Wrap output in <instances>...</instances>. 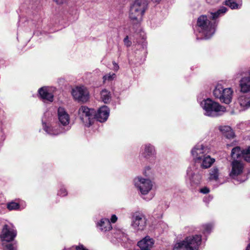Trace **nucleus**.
Returning a JSON list of instances; mask_svg holds the SVG:
<instances>
[{
  "instance_id": "39",
  "label": "nucleus",
  "mask_w": 250,
  "mask_h": 250,
  "mask_svg": "<svg viewBox=\"0 0 250 250\" xmlns=\"http://www.w3.org/2000/svg\"><path fill=\"white\" fill-rule=\"evenodd\" d=\"M117 220V217L115 215H112L111 218V222L114 223Z\"/></svg>"
},
{
  "instance_id": "36",
  "label": "nucleus",
  "mask_w": 250,
  "mask_h": 250,
  "mask_svg": "<svg viewBox=\"0 0 250 250\" xmlns=\"http://www.w3.org/2000/svg\"><path fill=\"white\" fill-rule=\"evenodd\" d=\"M112 64H113V67L111 68L113 70H114V71H116L117 72L119 69V66L118 65V64L114 61H113L112 62Z\"/></svg>"
},
{
  "instance_id": "3",
  "label": "nucleus",
  "mask_w": 250,
  "mask_h": 250,
  "mask_svg": "<svg viewBox=\"0 0 250 250\" xmlns=\"http://www.w3.org/2000/svg\"><path fill=\"white\" fill-rule=\"evenodd\" d=\"M200 105L205 111L204 114L209 117H217L226 112V108L209 98L204 100Z\"/></svg>"
},
{
  "instance_id": "2",
  "label": "nucleus",
  "mask_w": 250,
  "mask_h": 250,
  "mask_svg": "<svg viewBox=\"0 0 250 250\" xmlns=\"http://www.w3.org/2000/svg\"><path fill=\"white\" fill-rule=\"evenodd\" d=\"M215 159L206 154L201 158L199 161L190 166L187 170V179L189 180L191 186L198 185L200 184L202 174L200 170L198 168L197 165H199L201 168L207 169L210 167L215 162Z\"/></svg>"
},
{
  "instance_id": "27",
  "label": "nucleus",
  "mask_w": 250,
  "mask_h": 250,
  "mask_svg": "<svg viewBox=\"0 0 250 250\" xmlns=\"http://www.w3.org/2000/svg\"><path fill=\"white\" fill-rule=\"evenodd\" d=\"M213 227L211 223L204 224L202 226V231L204 234H208L210 233Z\"/></svg>"
},
{
  "instance_id": "23",
  "label": "nucleus",
  "mask_w": 250,
  "mask_h": 250,
  "mask_svg": "<svg viewBox=\"0 0 250 250\" xmlns=\"http://www.w3.org/2000/svg\"><path fill=\"white\" fill-rule=\"evenodd\" d=\"M219 170L216 167H213L209 170L208 179L210 181H217L219 178Z\"/></svg>"
},
{
  "instance_id": "35",
  "label": "nucleus",
  "mask_w": 250,
  "mask_h": 250,
  "mask_svg": "<svg viewBox=\"0 0 250 250\" xmlns=\"http://www.w3.org/2000/svg\"><path fill=\"white\" fill-rule=\"evenodd\" d=\"M124 42L125 45L126 46L129 47V46H131V42L129 41L128 36L125 37V38L124 40Z\"/></svg>"
},
{
  "instance_id": "12",
  "label": "nucleus",
  "mask_w": 250,
  "mask_h": 250,
  "mask_svg": "<svg viewBox=\"0 0 250 250\" xmlns=\"http://www.w3.org/2000/svg\"><path fill=\"white\" fill-rule=\"evenodd\" d=\"M17 235V231L13 226L5 225L0 235L2 242H9L13 241Z\"/></svg>"
},
{
  "instance_id": "5",
  "label": "nucleus",
  "mask_w": 250,
  "mask_h": 250,
  "mask_svg": "<svg viewBox=\"0 0 250 250\" xmlns=\"http://www.w3.org/2000/svg\"><path fill=\"white\" fill-rule=\"evenodd\" d=\"M147 3L145 0H135L130 7L129 18L133 22L137 23L142 19Z\"/></svg>"
},
{
  "instance_id": "42",
  "label": "nucleus",
  "mask_w": 250,
  "mask_h": 250,
  "mask_svg": "<svg viewBox=\"0 0 250 250\" xmlns=\"http://www.w3.org/2000/svg\"><path fill=\"white\" fill-rule=\"evenodd\" d=\"M248 74L250 75V70L248 72Z\"/></svg>"
},
{
  "instance_id": "9",
  "label": "nucleus",
  "mask_w": 250,
  "mask_h": 250,
  "mask_svg": "<svg viewBox=\"0 0 250 250\" xmlns=\"http://www.w3.org/2000/svg\"><path fill=\"white\" fill-rule=\"evenodd\" d=\"M146 220L143 214L136 213L132 216L131 225L135 231H142L146 227Z\"/></svg>"
},
{
  "instance_id": "30",
  "label": "nucleus",
  "mask_w": 250,
  "mask_h": 250,
  "mask_svg": "<svg viewBox=\"0 0 250 250\" xmlns=\"http://www.w3.org/2000/svg\"><path fill=\"white\" fill-rule=\"evenodd\" d=\"M226 5L229 6L231 9H238L240 6L237 4L235 0H226L225 1Z\"/></svg>"
},
{
  "instance_id": "40",
  "label": "nucleus",
  "mask_w": 250,
  "mask_h": 250,
  "mask_svg": "<svg viewBox=\"0 0 250 250\" xmlns=\"http://www.w3.org/2000/svg\"><path fill=\"white\" fill-rule=\"evenodd\" d=\"M57 4H61L63 3L65 0H54Z\"/></svg>"
},
{
  "instance_id": "1",
  "label": "nucleus",
  "mask_w": 250,
  "mask_h": 250,
  "mask_svg": "<svg viewBox=\"0 0 250 250\" xmlns=\"http://www.w3.org/2000/svg\"><path fill=\"white\" fill-rule=\"evenodd\" d=\"M227 11V8L226 7H222L216 12L211 13L209 18L214 21H211L206 15H201L198 18L196 30L203 36L201 39H208L212 36L215 33V27L217 26L215 20L221 14L225 13Z\"/></svg>"
},
{
  "instance_id": "32",
  "label": "nucleus",
  "mask_w": 250,
  "mask_h": 250,
  "mask_svg": "<svg viewBox=\"0 0 250 250\" xmlns=\"http://www.w3.org/2000/svg\"><path fill=\"white\" fill-rule=\"evenodd\" d=\"M7 207L9 210H15L20 208V205L16 202H12L7 204Z\"/></svg>"
},
{
  "instance_id": "20",
  "label": "nucleus",
  "mask_w": 250,
  "mask_h": 250,
  "mask_svg": "<svg viewBox=\"0 0 250 250\" xmlns=\"http://www.w3.org/2000/svg\"><path fill=\"white\" fill-rule=\"evenodd\" d=\"M240 87L241 92L247 93L250 91V75L243 77L240 80Z\"/></svg>"
},
{
  "instance_id": "29",
  "label": "nucleus",
  "mask_w": 250,
  "mask_h": 250,
  "mask_svg": "<svg viewBox=\"0 0 250 250\" xmlns=\"http://www.w3.org/2000/svg\"><path fill=\"white\" fill-rule=\"evenodd\" d=\"M116 78V74L114 73H109L104 76L103 79L104 83L106 82H111Z\"/></svg>"
},
{
  "instance_id": "13",
  "label": "nucleus",
  "mask_w": 250,
  "mask_h": 250,
  "mask_svg": "<svg viewBox=\"0 0 250 250\" xmlns=\"http://www.w3.org/2000/svg\"><path fill=\"white\" fill-rule=\"evenodd\" d=\"M43 130L49 135H57L60 133L64 132L66 130H64L58 125L54 126L47 124L46 123H42Z\"/></svg>"
},
{
  "instance_id": "37",
  "label": "nucleus",
  "mask_w": 250,
  "mask_h": 250,
  "mask_svg": "<svg viewBox=\"0 0 250 250\" xmlns=\"http://www.w3.org/2000/svg\"><path fill=\"white\" fill-rule=\"evenodd\" d=\"M150 167H146L144 170L143 173L146 176H149Z\"/></svg>"
},
{
  "instance_id": "38",
  "label": "nucleus",
  "mask_w": 250,
  "mask_h": 250,
  "mask_svg": "<svg viewBox=\"0 0 250 250\" xmlns=\"http://www.w3.org/2000/svg\"><path fill=\"white\" fill-rule=\"evenodd\" d=\"M200 192L203 194H207L209 192V189L207 187H204L200 189Z\"/></svg>"
},
{
  "instance_id": "10",
  "label": "nucleus",
  "mask_w": 250,
  "mask_h": 250,
  "mask_svg": "<svg viewBox=\"0 0 250 250\" xmlns=\"http://www.w3.org/2000/svg\"><path fill=\"white\" fill-rule=\"evenodd\" d=\"M74 99L83 103L87 102L89 98V92L87 88L83 86H77L71 92Z\"/></svg>"
},
{
  "instance_id": "8",
  "label": "nucleus",
  "mask_w": 250,
  "mask_h": 250,
  "mask_svg": "<svg viewBox=\"0 0 250 250\" xmlns=\"http://www.w3.org/2000/svg\"><path fill=\"white\" fill-rule=\"evenodd\" d=\"M95 110L92 108H89L86 106H82L78 110V115L86 126H89L93 122L94 119Z\"/></svg>"
},
{
  "instance_id": "25",
  "label": "nucleus",
  "mask_w": 250,
  "mask_h": 250,
  "mask_svg": "<svg viewBox=\"0 0 250 250\" xmlns=\"http://www.w3.org/2000/svg\"><path fill=\"white\" fill-rule=\"evenodd\" d=\"M243 149L241 150L240 146H236L231 150V156L234 160H236L240 157H243Z\"/></svg>"
},
{
  "instance_id": "18",
  "label": "nucleus",
  "mask_w": 250,
  "mask_h": 250,
  "mask_svg": "<svg viewBox=\"0 0 250 250\" xmlns=\"http://www.w3.org/2000/svg\"><path fill=\"white\" fill-rule=\"evenodd\" d=\"M154 244V240L149 236H146L138 242V246L142 250H150Z\"/></svg>"
},
{
  "instance_id": "41",
  "label": "nucleus",
  "mask_w": 250,
  "mask_h": 250,
  "mask_svg": "<svg viewBox=\"0 0 250 250\" xmlns=\"http://www.w3.org/2000/svg\"><path fill=\"white\" fill-rule=\"evenodd\" d=\"M217 0H206L208 3H212L215 2Z\"/></svg>"
},
{
  "instance_id": "28",
  "label": "nucleus",
  "mask_w": 250,
  "mask_h": 250,
  "mask_svg": "<svg viewBox=\"0 0 250 250\" xmlns=\"http://www.w3.org/2000/svg\"><path fill=\"white\" fill-rule=\"evenodd\" d=\"M117 234L118 235V238L120 239L123 242H127L128 241L129 238L127 234L123 231L122 229H119L117 231Z\"/></svg>"
},
{
  "instance_id": "11",
  "label": "nucleus",
  "mask_w": 250,
  "mask_h": 250,
  "mask_svg": "<svg viewBox=\"0 0 250 250\" xmlns=\"http://www.w3.org/2000/svg\"><path fill=\"white\" fill-rule=\"evenodd\" d=\"M208 146L203 144H198L195 145L191 150L194 164L199 161L202 157L208 153Z\"/></svg>"
},
{
  "instance_id": "19",
  "label": "nucleus",
  "mask_w": 250,
  "mask_h": 250,
  "mask_svg": "<svg viewBox=\"0 0 250 250\" xmlns=\"http://www.w3.org/2000/svg\"><path fill=\"white\" fill-rule=\"evenodd\" d=\"M219 130L228 139H232L235 137V133L231 127L228 125L220 126Z\"/></svg>"
},
{
  "instance_id": "26",
  "label": "nucleus",
  "mask_w": 250,
  "mask_h": 250,
  "mask_svg": "<svg viewBox=\"0 0 250 250\" xmlns=\"http://www.w3.org/2000/svg\"><path fill=\"white\" fill-rule=\"evenodd\" d=\"M101 99L105 104H107L109 102L111 98L110 92L106 89H104L101 91Z\"/></svg>"
},
{
  "instance_id": "24",
  "label": "nucleus",
  "mask_w": 250,
  "mask_h": 250,
  "mask_svg": "<svg viewBox=\"0 0 250 250\" xmlns=\"http://www.w3.org/2000/svg\"><path fill=\"white\" fill-rule=\"evenodd\" d=\"M238 102L241 107L247 109L250 107V97L241 96L238 98Z\"/></svg>"
},
{
  "instance_id": "16",
  "label": "nucleus",
  "mask_w": 250,
  "mask_h": 250,
  "mask_svg": "<svg viewBox=\"0 0 250 250\" xmlns=\"http://www.w3.org/2000/svg\"><path fill=\"white\" fill-rule=\"evenodd\" d=\"M41 98L44 102H52L54 100V95L46 87H43L38 90Z\"/></svg>"
},
{
  "instance_id": "14",
  "label": "nucleus",
  "mask_w": 250,
  "mask_h": 250,
  "mask_svg": "<svg viewBox=\"0 0 250 250\" xmlns=\"http://www.w3.org/2000/svg\"><path fill=\"white\" fill-rule=\"evenodd\" d=\"M109 114V109L107 106L100 107L97 112H95L94 119L100 122H104L107 120Z\"/></svg>"
},
{
  "instance_id": "21",
  "label": "nucleus",
  "mask_w": 250,
  "mask_h": 250,
  "mask_svg": "<svg viewBox=\"0 0 250 250\" xmlns=\"http://www.w3.org/2000/svg\"><path fill=\"white\" fill-rule=\"evenodd\" d=\"M155 154V150L154 146L150 144H147L144 145L142 155L145 158L148 159L153 156Z\"/></svg>"
},
{
  "instance_id": "4",
  "label": "nucleus",
  "mask_w": 250,
  "mask_h": 250,
  "mask_svg": "<svg viewBox=\"0 0 250 250\" xmlns=\"http://www.w3.org/2000/svg\"><path fill=\"white\" fill-rule=\"evenodd\" d=\"M201 235L187 237L184 240L176 243L173 250H198L201 244Z\"/></svg>"
},
{
  "instance_id": "17",
  "label": "nucleus",
  "mask_w": 250,
  "mask_h": 250,
  "mask_svg": "<svg viewBox=\"0 0 250 250\" xmlns=\"http://www.w3.org/2000/svg\"><path fill=\"white\" fill-rule=\"evenodd\" d=\"M58 116L60 122L63 126H66L69 123V116L63 107H60L58 109Z\"/></svg>"
},
{
  "instance_id": "34",
  "label": "nucleus",
  "mask_w": 250,
  "mask_h": 250,
  "mask_svg": "<svg viewBox=\"0 0 250 250\" xmlns=\"http://www.w3.org/2000/svg\"><path fill=\"white\" fill-rule=\"evenodd\" d=\"M67 194V192L65 188L63 187L60 188V190L58 192V195L62 196H66Z\"/></svg>"
},
{
  "instance_id": "7",
  "label": "nucleus",
  "mask_w": 250,
  "mask_h": 250,
  "mask_svg": "<svg viewBox=\"0 0 250 250\" xmlns=\"http://www.w3.org/2000/svg\"><path fill=\"white\" fill-rule=\"evenodd\" d=\"M135 187L142 195L147 194L152 188V183L148 178L137 176L133 180Z\"/></svg>"
},
{
  "instance_id": "6",
  "label": "nucleus",
  "mask_w": 250,
  "mask_h": 250,
  "mask_svg": "<svg viewBox=\"0 0 250 250\" xmlns=\"http://www.w3.org/2000/svg\"><path fill=\"white\" fill-rule=\"evenodd\" d=\"M232 93L233 91L230 88H224L221 84H217L213 90L214 97L226 104L231 102Z\"/></svg>"
},
{
  "instance_id": "33",
  "label": "nucleus",
  "mask_w": 250,
  "mask_h": 250,
  "mask_svg": "<svg viewBox=\"0 0 250 250\" xmlns=\"http://www.w3.org/2000/svg\"><path fill=\"white\" fill-rule=\"evenodd\" d=\"M2 246L3 247L4 250H14V248L13 245L11 244L5 243L4 242H2Z\"/></svg>"
},
{
  "instance_id": "22",
  "label": "nucleus",
  "mask_w": 250,
  "mask_h": 250,
  "mask_svg": "<svg viewBox=\"0 0 250 250\" xmlns=\"http://www.w3.org/2000/svg\"><path fill=\"white\" fill-rule=\"evenodd\" d=\"M97 227L102 231L105 232L112 229L110 222L108 219L103 218L97 224Z\"/></svg>"
},
{
  "instance_id": "31",
  "label": "nucleus",
  "mask_w": 250,
  "mask_h": 250,
  "mask_svg": "<svg viewBox=\"0 0 250 250\" xmlns=\"http://www.w3.org/2000/svg\"><path fill=\"white\" fill-rule=\"evenodd\" d=\"M243 158L248 162H250V146L243 149Z\"/></svg>"
},
{
  "instance_id": "15",
  "label": "nucleus",
  "mask_w": 250,
  "mask_h": 250,
  "mask_svg": "<svg viewBox=\"0 0 250 250\" xmlns=\"http://www.w3.org/2000/svg\"><path fill=\"white\" fill-rule=\"evenodd\" d=\"M232 169L229 173L231 177L234 178L242 173L244 169L243 164L238 160H233L231 163Z\"/></svg>"
}]
</instances>
